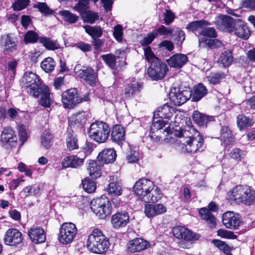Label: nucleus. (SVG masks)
<instances>
[{
    "label": "nucleus",
    "instance_id": "nucleus-1",
    "mask_svg": "<svg viewBox=\"0 0 255 255\" xmlns=\"http://www.w3.org/2000/svg\"><path fill=\"white\" fill-rule=\"evenodd\" d=\"M228 196L230 200L236 204L250 205L255 200V191L248 185H240L229 191Z\"/></svg>",
    "mask_w": 255,
    "mask_h": 255
},
{
    "label": "nucleus",
    "instance_id": "nucleus-2",
    "mask_svg": "<svg viewBox=\"0 0 255 255\" xmlns=\"http://www.w3.org/2000/svg\"><path fill=\"white\" fill-rule=\"evenodd\" d=\"M110 247V243L102 231L95 229L89 236L87 247L92 253L101 254L106 252Z\"/></svg>",
    "mask_w": 255,
    "mask_h": 255
},
{
    "label": "nucleus",
    "instance_id": "nucleus-3",
    "mask_svg": "<svg viewBox=\"0 0 255 255\" xmlns=\"http://www.w3.org/2000/svg\"><path fill=\"white\" fill-rule=\"evenodd\" d=\"M196 136L180 137L178 142L183 152L195 153L203 150V139L199 132L195 133Z\"/></svg>",
    "mask_w": 255,
    "mask_h": 255
},
{
    "label": "nucleus",
    "instance_id": "nucleus-4",
    "mask_svg": "<svg viewBox=\"0 0 255 255\" xmlns=\"http://www.w3.org/2000/svg\"><path fill=\"white\" fill-rule=\"evenodd\" d=\"M110 132L109 126L105 123L96 121L92 123L89 129V136L98 143H104L108 139Z\"/></svg>",
    "mask_w": 255,
    "mask_h": 255
},
{
    "label": "nucleus",
    "instance_id": "nucleus-5",
    "mask_svg": "<svg viewBox=\"0 0 255 255\" xmlns=\"http://www.w3.org/2000/svg\"><path fill=\"white\" fill-rule=\"evenodd\" d=\"M90 205L92 211L101 219H105L111 214V205L109 199L105 196L93 199Z\"/></svg>",
    "mask_w": 255,
    "mask_h": 255
},
{
    "label": "nucleus",
    "instance_id": "nucleus-6",
    "mask_svg": "<svg viewBox=\"0 0 255 255\" xmlns=\"http://www.w3.org/2000/svg\"><path fill=\"white\" fill-rule=\"evenodd\" d=\"M21 82L26 88L30 95L37 98L41 91L40 80L37 75L32 72H26L24 73Z\"/></svg>",
    "mask_w": 255,
    "mask_h": 255
},
{
    "label": "nucleus",
    "instance_id": "nucleus-7",
    "mask_svg": "<svg viewBox=\"0 0 255 255\" xmlns=\"http://www.w3.org/2000/svg\"><path fill=\"white\" fill-rule=\"evenodd\" d=\"M77 233V229L74 224L64 223L59 229L58 239L61 244L67 245L73 242Z\"/></svg>",
    "mask_w": 255,
    "mask_h": 255
},
{
    "label": "nucleus",
    "instance_id": "nucleus-8",
    "mask_svg": "<svg viewBox=\"0 0 255 255\" xmlns=\"http://www.w3.org/2000/svg\"><path fill=\"white\" fill-rule=\"evenodd\" d=\"M89 99L88 95H85L83 98L79 97L78 91L75 88L68 89L61 95V101L64 107L69 109L73 108L83 101H88Z\"/></svg>",
    "mask_w": 255,
    "mask_h": 255
},
{
    "label": "nucleus",
    "instance_id": "nucleus-9",
    "mask_svg": "<svg viewBox=\"0 0 255 255\" xmlns=\"http://www.w3.org/2000/svg\"><path fill=\"white\" fill-rule=\"evenodd\" d=\"M168 68L166 64L160 61L151 64L147 69V75L153 80H158L163 79Z\"/></svg>",
    "mask_w": 255,
    "mask_h": 255
},
{
    "label": "nucleus",
    "instance_id": "nucleus-10",
    "mask_svg": "<svg viewBox=\"0 0 255 255\" xmlns=\"http://www.w3.org/2000/svg\"><path fill=\"white\" fill-rule=\"evenodd\" d=\"M192 92L189 90H180L174 88L169 93L170 101L175 106H180L191 98Z\"/></svg>",
    "mask_w": 255,
    "mask_h": 255
},
{
    "label": "nucleus",
    "instance_id": "nucleus-11",
    "mask_svg": "<svg viewBox=\"0 0 255 255\" xmlns=\"http://www.w3.org/2000/svg\"><path fill=\"white\" fill-rule=\"evenodd\" d=\"M74 70L77 76L83 79L88 84L92 85L95 83L97 74L91 67H83L80 68V66L77 65Z\"/></svg>",
    "mask_w": 255,
    "mask_h": 255
},
{
    "label": "nucleus",
    "instance_id": "nucleus-12",
    "mask_svg": "<svg viewBox=\"0 0 255 255\" xmlns=\"http://www.w3.org/2000/svg\"><path fill=\"white\" fill-rule=\"evenodd\" d=\"M208 207L209 210L206 208L200 209L199 214L201 218L206 221L210 228H215L216 225V218L210 211L216 212L218 210V207L214 202H211L209 204Z\"/></svg>",
    "mask_w": 255,
    "mask_h": 255
},
{
    "label": "nucleus",
    "instance_id": "nucleus-13",
    "mask_svg": "<svg viewBox=\"0 0 255 255\" xmlns=\"http://www.w3.org/2000/svg\"><path fill=\"white\" fill-rule=\"evenodd\" d=\"M223 225L230 229L236 230L242 224L239 214L232 211L224 213L222 216Z\"/></svg>",
    "mask_w": 255,
    "mask_h": 255
},
{
    "label": "nucleus",
    "instance_id": "nucleus-14",
    "mask_svg": "<svg viewBox=\"0 0 255 255\" xmlns=\"http://www.w3.org/2000/svg\"><path fill=\"white\" fill-rule=\"evenodd\" d=\"M154 187V184L151 180L146 178H141L137 181L133 187V190L141 199L144 194L149 190Z\"/></svg>",
    "mask_w": 255,
    "mask_h": 255
},
{
    "label": "nucleus",
    "instance_id": "nucleus-15",
    "mask_svg": "<svg viewBox=\"0 0 255 255\" xmlns=\"http://www.w3.org/2000/svg\"><path fill=\"white\" fill-rule=\"evenodd\" d=\"M22 235L17 229L10 228L5 233L3 242L6 245L16 246L22 241Z\"/></svg>",
    "mask_w": 255,
    "mask_h": 255
},
{
    "label": "nucleus",
    "instance_id": "nucleus-16",
    "mask_svg": "<svg viewBox=\"0 0 255 255\" xmlns=\"http://www.w3.org/2000/svg\"><path fill=\"white\" fill-rule=\"evenodd\" d=\"M235 19L226 15H219L216 19L215 24L220 30L232 33Z\"/></svg>",
    "mask_w": 255,
    "mask_h": 255
},
{
    "label": "nucleus",
    "instance_id": "nucleus-17",
    "mask_svg": "<svg viewBox=\"0 0 255 255\" xmlns=\"http://www.w3.org/2000/svg\"><path fill=\"white\" fill-rule=\"evenodd\" d=\"M232 33L243 39H248L250 36V31L246 23L241 19H235Z\"/></svg>",
    "mask_w": 255,
    "mask_h": 255
},
{
    "label": "nucleus",
    "instance_id": "nucleus-18",
    "mask_svg": "<svg viewBox=\"0 0 255 255\" xmlns=\"http://www.w3.org/2000/svg\"><path fill=\"white\" fill-rule=\"evenodd\" d=\"M85 153L67 156L64 158L62 162V168L67 167L78 168L81 166L86 158Z\"/></svg>",
    "mask_w": 255,
    "mask_h": 255
},
{
    "label": "nucleus",
    "instance_id": "nucleus-19",
    "mask_svg": "<svg viewBox=\"0 0 255 255\" xmlns=\"http://www.w3.org/2000/svg\"><path fill=\"white\" fill-rule=\"evenodd\" d=\"M2 146L6 148H10L16 144L17 137L14 131L10 128L3 129L0 137Z\"/></svg>",
    "mask_w": 255,
    "mask_h": 255
},
{
    "label": "nucleus",
    "instance_id": "nucleus-20",
    "mask_svg": "<svg viewBox=\"0 0 255 255\" xmlns=\"http://www.w3.org/2000/svg\"><path fill=\"white\" fill-rule=\"evenodd\" d=\"M1 44L5 54L10 55L17 50V44L15 38L10 34H7L1 36Z\"/></svg>",
    "mask_w": 255,
    "mask_h": 255
},
{
    "label": "nucleus",
    "instance_id": "nucleus-21",
    "mask_svg": "<svg viewBox=\"0 0 255 255\" xmlns=\"http://www.w3.org/2000/svg\"><path fill=\"white\" fill-rule=\"evenodd\" d=\"M173 236L178 239L186 240H197L199 236L183 226L175 227L172 229Z\"/></svg>",
    "mask_w": 255,
    "mask_h": 255
},
{
    "label": "nucleus",
    "instance_id": "nucleus-22",
    "mask_svg": "<svg viewBox=\"0 0 255 255\" xmlns=\"http://www.w3.org/2000/svg\"><path fill=\"white\" fill-rule=\"evenodd\" d=\"M150 246L149 242L142 238H135L130 240L127 245V249L130 253L143 251Z\"/></svg>",
    "mask_w": 255,
    "mask_h": 255
},
{
    "label": "nucleus",
    "instance_id": "nucleus-23",
    "mask_svg": "<svg viewBox=\"0 0 255 255\" xmlns=\"http://www.w3.org/2000/svg\"><path fill=\"white\" fill-rule=\"evenodd\" d=\"M167 208L162 204H146L144 206V213L148 218H152L165 213Z\"/></svg>",
    "mask_w": 255,
    "mask_h": 255
},
{
    "label": "nucleus",
    "instance_id": "nucleus-24",
    "mask_svg": "<svg viewBox=\"0 0 255 255\" xmlns=\"http://www.w3.org/2000/svg\"><path fill=\"white\" fill-rule=\"evenodd\" d=\"M129 222V216L126 212H118L113 215L111 224L114 228L118 229L125 227Z\"/></svg>",
    "mask_w": 255,
    "mask_h": 255
},
{
    "label": "nucleus",
    "instance_id": "nucleus-25",
    "mask_svg": "<svg viewBox=\"0 0 255 255\" xmlns=\"http://www.w3.org/2000/svg\"><path fill=\"white\" fill-rule=\"evenodd\" d=\"M117 154L113 148H107L99 153L97 161L100 164L112 163L116 160Z\"/></svg>",
    "mask_w": 255,
    "mask_h": 255
},
{
    "label": "nucleus",
    "instance_id": "nucleus-26",
    "mask_svg": "<svg viewBox=\"0 0 255 255\" xmlns=\"http://www.w3.org/2000/svg\"><path fill=\"white\" fill-rule=\"evenodd\" d=\"M30 240L35 244L43 243L46 240V235L44 230L41 227H33L28 232Z\"/></svg>",
    "mask_w": 255,
    "mask_h": 255
},
{
    "label": "nucleus",
    "instance_id": "nucleus-27",
    "mask_svg": "<svg viewBox=\"0 0 255 255\" xmlns=\"http://www.w3.org/2000/svg\"><path fill=\"white\" fill-rule=\"evenodd\" d=\"M187 57L182 54H177L171 56L166 62L168 65L174 68H181L187 62Z\"/></svg>",
    "mask_w": 255,
    "mask_h": 255
},
{
    "label": "nucleus",
    "instance_id": "nucleus-28",
    "mask_svg": "<svg viewBox=\"0 0 255 255\" xmlns=\"http://www.w3.org/2000/svg\"><path fill=\"white\" fill-rule=\"evenodd\" d=\"M161 197L160 190L154 185L152 189L149 190V191L144 194L141 200L146 203L155 202L160 199Z\"/></svg>",
    "mask_w": 255,
    "mask_h": 255
},
{
    "label": "nucleus",
    "instance_id": "nucleus-29",
    "mask_svg": "<svg viewBox=\"0 0 255 255\" xmlns=\"http://www.w3.org/2000/svg\"><path fill=\"white\" fill-rule=\"evenodd\" d=\"M111 138L113 141L119 144H122L125 139V130L124 128L118 125L114 126L111 134Z\"/></svg>",
    "mask_w": 255,
    "mask_h": 255
},
{
    "label": "nucleus",
    "instance_id": "nucleus-30",
    "mask_svg": "<svg viewBox=\"0 0 255 255\" xmlns=\"http://www.w3.org/2000/svg\"><path fill=\"white\" fill-rule=\"evenodd\" d=\"M174 109L168 106L167 104H164L162 107H159L154 112V116H157L162 120L169 119L173 115Z\"/></svg>",
    "mask_w": 255,
    "mask_h": 255
},
{
    "label": "nucleus",
    "instance_id": "nucleus-31",
    "mask_svg": "<svg viewBox=\"0 0 255 255\" xmlns=\"http://www.w3.org/2000/svg\"><path fill=\"white\" fill-rule=\"evenodd\" d=\"M142 85L137 81H133L128 84L125 89L124 95L127 98H130L137 94L141 89Z\"/></svg>",
    "mask_w": 255,
    "mask_h": 255
},
{
    "label": "nucleus",
    "instance_id": "nucleus-32",
    "mask_svg": "<svg viewBox=\"0 0 255 255\" xmlns=\"http://www.w3.org/2000/svg\"><path fill=\"white\" fill-rule=\"evenodd\" d=\"M208 92L205 86L202 84H199L194 87L193 92L192 94V101L198 102L205 96Z\"/></svg>",
    "mask_w": 255,
    "mask_h": 255
},
{
    "label": "nucleus",
    "instance_id": "nucleus-33",
    "mask_svg": "<svg viewBox=\"0 0 255 255\" xmlns=\"http://www.w3.org/2000/svg\"><path fill=\"white\" fill-rule=\"evenodd\" d=\"M87 118L85 112H81L73 115L69 119V123L71 126H83L86 122Z\"/></svg>",
    "mask_w": 255,
    "mask_h": 255
},
{
    "label": "nucleus",
    "instance_id": "nucleus-34",
    "mask_svg": "<svg viewBox=\"0 0 255 255\" xmlns=\"http://www.w3.org/2000/svg\"><path fill=\"white\" fill-rule=\"evenodd\" d=\"M222 42L218 39H209L206 37L199 38V45L200 47L208 46L210 48H216L222 46Z\"/></svg>",
    "mask_w": 255,
    "mask_h": 255
},
{
    "label": "nucleus",
    "instance_id": "nucleus-35",
    "mask_svg": "<svg viewBox=\"0 0 255 255\" xmlns=\"http://www.w3.org/2000/svg\"><path fill=\"white\" fill-rule=\"evenodd\" d=\"M99 162L95 161H91L89 162L88 169L90 175L93 178H97L100 177L101 175V166Z\"/></svg>",
    "mask_w": 255,
    "mask_h": 255
},
{
    "label": "nucleus",
    "instance_id": "nucleus-36",
    "mask_svg": "<svg viewBox=\"0 0 255 255\" xmlns=\"http://www.w3.org/2000/svg\"><path fill=\"white\" fill-rule=\"evenodd\" d=\"M238 127L241 130L246 128L252 127L254 122L252 119L244 115H239L237 117Z\"/></svg>",
    "mask_w": 255,
    "mask_h": 255
},
{
    "label": "nucleus",
    "instance_id": "nucleus-37",
    "mask_svg": "<svg viewBox=\"0 0 255 255\" xmlns=\"http://www.w3.org/2000/svg\"><path fill=\"white\" fill-rule=\"evenodd\" d=\"M140 158V153L135 147L129 146L126 155V159L128 163L137 162Z\"/></svg>",
    "mask_w": 255,
    "mask_h": 255
},
{
    "label": "nucleus",
    "instance_id": "nucleus-38",
    "mask_svg": "<svg viewBox=\"0 0 255 255\" xmlns=\"http://www.w3.org/2000/svg\"><path fill=\"white\" fill-rule=\"evenodd\" d=\"M66 140L67 147L69 150H74L78 148V139L76 135L73 131L67 132Z\"/></svg>",
    "mask_w": 255,
    "mask_h": 255
},
{
    "label": "nucleus",
    "instance_id": "nucleus-39",
    "mask_svg": "<svg viewBox=\"0 0 255 255\" xmlns=\"http://www.w3.org/2000/svg\"><path fill=\"white\" fill-rule=\"evenodd\" d=\"M83 28L85 30V31L90 35L93 39L99 38L102 35L103 30L100 26H92L86 25L83 26Z\"/></svg>",
    "mask_w": 255,
    "mask_h": 255
},
{
    "label": "nucleus",
    "instance_id": "nucleus-40",
    "mask_svg": "<svg viewBox=\"0 0 255 255\" xmlns=\"http://www.w3.org/2000/svg\"><path fill=\"white\" fill-rule=\"evenodd\" d=\"M192 119L193 121L200 127H203L209 122V117L206 115L195 111L192 115Z\"/></svg>",
    "mask_w": 255,
    "mask_h": 255
},
{
    "label": "nucleus",
    "instance_id": "nucleus-41",
    "mask_svg": "<svg viewBox=\"0 0 255 255\" xmlns=\"http://www.w3.org/2000/svg\"><path fill=\"white\" fill-rule=\"evenodd\" d=\"M221 141L226 145L230 144L234 141L231 131L227 127H222L221 130Z\"/></svg>",
    "mask_w": 255,
    "mask_h": 255
},
{
    "label": "nucleus",
    "instance_id": "nucleus-42",
    "mask_svg": "<svg viewBox=\"0 0 255 255\" xmlns=\"http://www.w3.org/2000/svg\"><path fill=\"white\" fill-rule=\"evenodd\" d=\"M39 42L47 49L56 50L60 48V45L56 41L52 40L46 37H40Z\"/></svg>",
    "mask_w": 255,
    "mask_h": 255
},
{
    "label": "nucleus",
    "instance_id": "nucleus-43",
    "mask_svg": "<svg viewBox=\"0 0 255 255\" xmlns=\"http://www.w3.org/2000/svg\"><path fill=\"white\" fill-rule=\"evenodd\" d=\"M41 91V98L40 100V104L42 106L45 108L49 107L50 106V93L48 88L44 86L43 87L40 88Z\"/></svg>",
    "mask_w": 255,
    "mask_h": 255
},
{
    "label": "nucleus",
    "instance_id": "nucleus-44",
    "mask_svg": "<svg viewBox=\"0 0 255 255\" xmlns=\"http://www.w3.org/2000/svg\"><path fill=\"white\" fill-rule=\"evenodd\" d=\"M207 24L208 22L206 21L197 20L189 23L186 26V28L195 32H199V35H200V31L202 30L203 27Z\"/></svg>",
    "mask_w": 255,
    "mask_h": 255
},
{
    "label": "nucleus",
    "instance_id": "nucleus-45",
    "mask_svg": "<svg viewBox=\"0 0 255 255\" xmlns=\"http://www.w3.org/2000/svg\"><path fill=\"white\" fill-rule=\"evenodd\" d=\"M108 192L115 196H120L122 194V188L118 182H111L107 188Z\"/></svg>",
    "mask_w": 255,
    "mask_h": 255
},
{
    "label": "nucleus",
    "instance_id": "nucleus-46",
    "mask_svg": "<svg viewBox=\"0 0 255 255\" xmlns=\"http://www.w3.org/2000/svg\"><path fill=\"white\" fill-rule=\"evenodd\" d=\"M167 124V121H164L157 116H154V115L152 124L150 127V130L152 131H158Z\"/></svg>",
    "mask_w": 255,
    "mask_h": 255
},
{
    "label": "nucleus",
    "instance_id": "nucleus-47",
    "mask_svg": "<svg viewBox=\"0 0 255 255\" xmlns=\"http://www.w3.org/2000/svg\"><path fill=\"white\" fill-rule=\"evenodd\" d=\"M55 62L51 57H47L44 59L41 63L42 69L46 73L51 72L55 68Z\"/></svg>",
    "mask_w": 255,
    "mask_h": 255
},
{
    "label": "nucleus",
    "instance_id": "nucleus-48",
    "mask_svg": "<svg viewBox=\"0 0 255 255\" xmlns=\"http://www.w3.org/2000/svg\"><path fill=\"white\" fill-rule=\"evenodd\" d=\"M59 13L65 21L70 23H74L77 21L79 19L78 16L67 10L60 11Z\"/></svg>",
    "mask_w": 255,
    "mask_h": 255
},
{
    "label": "nucleus",
    "instance_id": "nucleus-49",
    "mask_svg": "<svg viewBox=\"0 0 255 255\" xmlns=\"http://www.w3.org/2000/svg\"><path fill=\"white\" fill-rule=\"evenodd\" d=\"M82 18L85 22L93 24L99 18V15L97 13L89 10L82 15Z\"/></svg>",
    "mask_w": 255,
    "mask_h": 255
},
{
    "label": "nucleus",
    "instance_id": "nucleus-50",
    "mask_svg": "<svg viewBox=\"0 0 255 255\" xmlns=\"http://www.w3.org/2000/svg\"><path fill=\"white\" fill-rule=\"evenodd\" d=\"M33 8H37L42 14L44 15L53 14L54 11L50 9L45 2H37L33 5Z\"/></svg>",
    "mask_w": 255,
    "mask_h": 255
},
{
    "label": "nucleus",
    "instance_id": "nucleus-51",
    "mask_svg": "<svg viewBox=\"0 0 255 255\" xmlns=\"http://www.w3.org/2000/svg\"><path fill=\"white\" fill-rule=\"evenodd\" d=\"M83 188L89 193L94 192L96 189V183L91 179L86 178L82 181Z\"/></svg>",
    "mask_w": 255,
    "mask_h": 255
},
{
    "label": "nucleus",
    "instance_id": "nucleus-52",
    "mask_svg": "<svg viewBox=\"0 0 255 255\" xmlns=\"http://www.w3.org/2000/svg\"><path fill=\"white\" fill-rule=\"evenodd\" d=\"M233 61V56L231 51H226L222 53L219 58V61L225 67L230 66Z\"/></svg>",
    "mask_w": 255,
    "mask_h": 255
},
{
    "label": "nucleus",
    "instance_id": "nucleus-53",
    "mask_svg": "<svg viewBox=\"0 0 255 255\" xmlns=\"http://www.w3.org/2000/svg\"><path fill=\"white\" fill-rule=\"evenodd\" d=\"M39 35L32 30L28 31L25 34L24 41L25 43H34L39 41Z\"/></svg>",
    "mask_w": 255,
    "mask_h": 255
},
{
    "label": "nucleus",
    "instance_id": "nucleus-54",
    "mask_svg": "<svg viewBox=\"0 0 255 255\" xmlns=\"http://www.w3.org/2000/svg\"><path fill=\"white\" fill-rule=\"evenodd\" d=\"M103 60L112 69L116 68V57L112 53L102 56Z\"/></svg>",
    "mask_w": 255,
    "mask_h": 255
},
{
    "label": "nucleus",
    "instance_id": "nucleus-55",
    "mask_svg": "<svg viewBox=\"0 0 255 255\" xmlns=\"http://www.w3.org/2000/svg\"><path fill=\"white\" fill-rule=\"evenodd\" d=\"M89 0H79V2L73 7L74 9L81 15L87 11L89 8Z\"/></svg>",
    "mask_w": 255,
    "mask_h": 255
},
{
    "label": "nucleus",
    "instance_id": "nucleus-56",
    "mask_svg": "<svg viewBox=\"0 0 255 255\" xmlns=\"http://www.w3.org/2000/svg\"><path fill=\"white\" fill-rule=\"evenodd\" d=\"M30 0H16L12 5L15 11H20L25 8L30 3Z\"/></svg>",
    "mask_w": 255,
    "mask_h": 255
},
{
    "label": "nucleus",
    "instance_id": "nucleus-57",
    "mask_svg": "<svg viewBox=\"0 0 255 255\" xmlns=\"http://www.w3.org/2000/svg\"><path fill=\"white\" fill-rule=\"evenodd\" d=\"M144 53L145 59L148 62L151 63V64H152V63H155L160 61V60L157 57H156L154 54L152 52L150 47H147L144 48Z\"/></svg>",
    "mask_w": 255,
    "mask_h": 255
},
{
    "label": "nucleus",
    "instance_id": "nucleus-58",
    "mask_svg": "<svg viewBox=\"0 0 255 255\" xmlns=\"http://www.w3.org/2000/svg\"><path fill=\"white\" fill-rule=\"evenodd\" d=\"M124 31L123 27L120 24L116 25L113 28V36L119 42L123 41Z\"/></svg>",
    "mask_w": 255,
    "mask_h": 255
},
{
    "label": "nucleus",
    "instance_id": "nucleus-59",
    "mask_svg": "<svg viewBox=\"0 0 255 255\" xmlns=\"http://www.w3.org/2000/svg\"><path fill=\"white\" fill-rule=\"evenodd\" d=\"M224 78L225 75L223 73H211L207 77L208 81L213 84H218Z\"/></svg>",
    "mask_w": 255,
    "mask_h": 255
},
{
    "label": "nucleus",
    "instance_id": "nucleus-60",
    "mask_svg": "<svg viewBox=\"0 0 255 255\" xmlns=\"http://www.w3.org/2000/svg\"><path fill=\"white\" fill-rule=\"evenodd\" d=\"M51 134L49 131H44L41 136V144L46 148H49L51 145Z\"/></svg>",
    "mask_w": 255,
    "mask_h": 255
},
{
    "label": "nucleus",
    "instance_id": "nucleus-61",
    "mask_svg": "<svg viewBox=\"0 0 255 255\" xmlns=\"http://www.w3.org/2000/svg\"><path fill=\"white\" fill-rule=\"evenodd\" d=\"M17 65V62L15 60L9 61L7 64L6 67V72L10 75V79H13L16 73V67Z\"/></svg>",
    "mask_w": 255,
    "mask_h": 255
},
{
    "label": "nucleus",
    "instance_id": "nucleus-62",
    "mask_svg": "<svg viewBox=\"0 0 255 255\" xmlns=\"http://www.w3.org/2000/svg\"><path fill=\"white\" fill-rule=\"evenodd\" d=\"M173 32L174 30L167 28L164 25H161L160 27L156 29L157 34L164 37L172 36Z\"/></svg>",
    "mask_w": 255,
    "mask_h": 255
},
{
    "label": "nucleus",
    "instance_id": "nucleus-63",
    "mask_svg": "<svg viewBox=\"0 0 255 255\" xmlns=\"http://www.w3.org/2000/svg\"><path fill=\"white\" fill-rule=\"evenodd\" d=\"M230 157L236 160H241L245 156L244 151L239 148L233 149L230 153Z\"/></svg>",
    "mask_w": 255,
    "mask_h": 255
},
{
    "label": "nucleus",
    "instance_id": "nucleus-64",
    "mask_svg": "<svg viewBox=\"0 0 255 255\" xmlns=\"http://www.w3.org/2000/svg\"><path fill=\"white\" fill-rule=\"evenodd\" d=\"M217 235L223 238L235 239L237 238V236L235 235L232 232L224 229L219 230Z\"/></svg>",
    "mask_w": 255,
    "mask_h": 255
}]
</instances>
